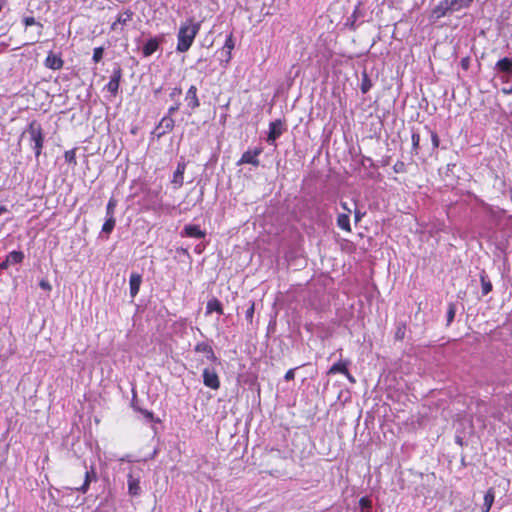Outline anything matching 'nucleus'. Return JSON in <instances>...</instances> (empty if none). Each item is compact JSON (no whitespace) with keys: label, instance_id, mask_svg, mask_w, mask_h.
<instances>
[{"label":"nucleus","instance_id":"nucleus-1","mask_svg":"<svg viewBox=\"0 0 512 512\" xmlns=\"http://www.w3.org/2000/svg\"><path fill=\"white\" fill-rule=\"evenodd\" d=\"M200 30V23L195 22L193 19H188L181 24L177 35L178 52H186L192 46L196 35Z\"/></svg>","mask_w":512,"mask_h":512},{"label":"nucleus","instance_id":"nucleus-2","mask_svg":"<svg viewBox=\"0 0 512 512\" xmlns=\"http://www.w3.org/2000/svg\"><path fill=\"white\" fill-rule=\"evenodd\" d=\"M142 478V469L136 466H130L127 474L128 494L132 497L141 493L140 480Z\"/></svg>","mask_w":512,"mask_h":512},{"label":"nucleus","instance_id":"nucleus-3","mask_svg":"<svg viewBox=\"0 0 512 512\" xmlns=\"http://www.w3.org/2000/svg\"><path fill=\"white\" fill-rule=\"evenodd\" d=\"M27 132L29 134L30 142L33 145L32 147L35 151V155L38 157L41 154L44 140L41 126L35 122H32L29 125Z\"/></svg>","mask_w":512,"mask_h":512},{"label":"nucleus","instance_id":"nucleus-4","mask_svg":"<svg viewBox=\"0 0 512 512\" xmlns=\"http://www.w3.org/2000/svg\"><path fill=\"white\" fill-rule=\"evenodd\" d=\"M203 384L213 390L220 387V379L214 368H205L203 370Z\"/></svg>","mask_w":512,"mask_h":512},{"label":"nucleus","instance_id":"nucleus-5","mask_svg":"<svg viewBox=\"0 0 512 512\" xmlns=\"http://www.w3.org/2000/svg\"><path fill=\"white\" fill-rule=\"evenodd\" d=\"M261 152V148H256L254 150H248L244 152L241 159L239 160V164H252L254 166H258V156L261 154Z\"/></svg>","mask_w":512,"mask_h":512},{"label":"nucleus","instance_id":"nucleus-6","mask_svg":"<svg viewBox=\"0 0 512 512\" xmlns=\"http://www.w3.org/2000/svg\"><path fill=\"white\" fill-rule=\"evenodd\" d=\"M120 78H121V70L117 69L113 72L112 76L110 77L109 82L106 85L107 91L110 92L112 95H116V93L119 89Z\"/></svg>","mask_w":512,"mask_h":512},{"label":"nucleus","instance_id":"nucleus-7","mask_svg":"<svg viewBox=\"0 0 512 512\" xmlns=\"http://www.w3.org/2000/svg\"><path fill=\"white\" fill-rule=\"evenodd\" d=\"M281 134H282L281 122L280 121L271 122L269 125V134L267 137V141L270 144H274L276 139L279 138Z\"/></svg>","mask_w":512,"mask_h":512},{"label":"nucleus","instance_id":"nucleus-8","mask_svg":"<svg viewBox=\"0 0 512 512\" xmlns=\"http://www.w3.org/2000/svg\"><path fill=\"white\" fill-rule=\"evenodd\" d=\"M186 169L185 162H179L177 164V168L173 174L172 183L176 186V188H180L184 183V172Z\"/></svg>","mask_w":512,"mask_h":512},{"label":"nucleus","instance_id":"nucleus-9","mask_svg":"<svg viewBox=\"0 0 512 512\" xmlns=\"http://www.w3.org/2000/svg\"><path fill=\"white\" fill-rule=\"evenodd\" d=\"M45 66L52 70H59L63 66V60L60 56L50 52L45 59Z\"/></svg>","mask_w":512,"mask_h":512},{"label":"nucleus","instance_id":"nucleus-10","mask_svg":"<svg viewBox=\"0 0 512 512\" xmlns=\"http://www.w3.org/2000/svg\"><path fill=\"white\" fill-rule=\"evenodd\" d=\"M185 101L187 102L188 107H190L191 109H195L200 105L199 99L197 96L196 86L192 85L188 89L186 96H185Z\"/></svg>","mask_w":512,"mask_h":512},{"label":"nucleus","instance_id":"nucleus-11","mask_svg":"<svg viewBox=\"0 0 512 512\" xmlns=\"http://www.w3.org/2000/svg\"><path fill=\"white\" fill-rule=\"evenodd\" d=\"M183 234L187 237L201 239L204 238L206 233L201 230L198 225H186L183 229Z\"/></svg>","mask_w":512,"mask_h":512},{"label":"nucleus","instance_id":"nucleus-12","mask_svg":"<svg viewBox=\"0 0 512 512\" xmlns=\"http://www.w3.org/2000/svg\"><path fill=\"white\" fill-rule=\"evenodd\" d=\"M195 351L204 354L207 360L215 361L216 356L213 352L212 347L206 342H200L195 346Z\"/></svg>","mask_w":512,"mask_h":512},{"label":"nucleus","instance_id":"nucleus-13","mask_svg":"<svg viewBox=\"0 0 512 512\" xmlns=\"http://www.w3.org/2000/svg\"><path fill=\"white\" fill-rule=\"evenodd\" d=\"M142 282V277L138 273H132L129 279V286H130V295L132 298H134L140 289V285Z\"/></svg>","mask_w":512,"mask_h":512},{"label":"nucleus","instance_id":"nucleus-14","mask_svg":"<svg viewBox=\"0 0 512 512\" xmlns=\"http://www.w3.org/2000/svg\"><path fill=\"white\" fill-rule=\"evenodd\" d=\"M174 127V120L171 116H165L161 119L158 129L160 130L158 136L170 132Z\"/></svg>","mask_w":512,"mask_h":512},{"label":"nucleus","instance_id":"nucleus-15","mask_svg":"<svg viewBox=\"0 0 512 512\" xmlns=\"http://www.w3.org/2000/svg\"><path fill=\"white\" fill-rule=\"evenodd\" d=\"M159 47V40L157 38L149 39L145 45L143 46L142 52L145 57L151 56L154 52L157 51Z\"/></svg>","mask_w":512,"mask_h":512},{"label":"nucleus","instance_id":"nucleus-16","mask_svg":"<svg viewBox=\"0 0 512 512\" xmlns=\"http://www.w3.org/2000/svg\"><path fill=\"white\" fill-rule=\"evenodd\" d=\"M132 12L130 11H124L121 12L118 16L115 22L112 23L111 28L112 30H117L119 25H125L129 21L132 20Z\"/></svg>","mask_w":512,"mask_h":512},{"label":"nucleus","instance_id":"nucleus-17","mask_svg":"<svg viewBox=\"0 0 512 512\" xmlns=\"http://www.w3.org/2000/svg\"><path fill=\"white\" fill-rule=\"evenodd\" d=\"M495 499V492L493 488L487 490L484 495V503L481 507L482 512H489Z\"/></svg>","mask_w":512,"mask_h":512},{"label":"nucleus","instance_id":"nucleus-18","mask_svg":"<svg viewBox=\"0 0 512 512\" xmlns=\"http://www.w3.org/2000/svg\"><path fill=\"white\" fill-rule=\"evenodd\" d=\"M495 68L501 72L512 74V59L505 57L497 61Z\"/></svg>","mask_w":512,"mask_h":512},{"label":"nucleus","instance_id":"nucleus-19","mask_svg":"<svg viewBox=\"0 0 512 512\" xmlns=\"http://www.w3.org/2000/svg\"><path fill=\"white\" fill-rule=\"evenodd\" d=\"M337 225L340 229L351 232L349 214H339L337 217Z\"/></svg>","mask_w":512,"mask_h":512},{"label":"nucleus","instance_id":"nucleus-20","mask_svg":"<svg viewBox=\"0 0 512 512\" xmlns=\"http://www.w3.org/2000/svg\"><path fill=\"white\" fill-rule=\"evenodd\" d=\"M349 362L348 361H339L335 364L332 365V367L329 369V373L330 374H336V373H341V374H347V366H348Z\"/></svg>","mask_w":512,"mask_h":512},{"label":"nucleus","instance_id":"nucleus-21","mask_svg":"<svg viewBox=\"0 0 512 512\" xmlns=\"http://www.w3.org/2000/svg\"><path fill=\"white\" fill-rule=\"evenodd\" d=\"M7 262L10 265L21 263L24 259V254L21 251H12L6 257Z\"/></svg>","mask_w":512,"mask_h":512},{"label":"nucleus","instance_id":"nucleus-22","mask_svg":"<svg viewBox=\"0 0 512 512\" xmlns=\"http://www.w3.org/2000/svg\"><path fill=\"white\" fill-rule=\"evenodd\" d=\"M214 311L218 312L219 314L223 313L222 305L217 299H212V300L208 301L207 306H206L207 314H210Z\"/></svg>","mask_w":512,"mask_h":512},{"label":"nucleus","instance_id":"nucleus-23","mask_svg":"<svg viewBox=\"0 0 512 512\" xmlns=\"http://www.w3.org/2000/svg\"><path fill=\"white\" fill-rule=\"evenodd\" d=\"M234 48V41L232 38V35H229L225 41L224 47L222 49V52L227 50V59L225 60L226 63H228L231 59V51Z\"/></svg>","mask_w":512,"mask_h":512},{"label":"nucleus","instance_id":"nucleus-24","mask_svg":"<svg viewBox=\"0 0 512 512\" xmlns=\"http://www.w3.org/2000/svg\"><path fill=\"white\" fill-rule=\"evenodd\" d=\"M115 223H116V220H115L114 216L110 215V217H107L106 221L104 222V224L102 226V232H104L106 234L111 233L115 227Z\"/></svg>","mask_w":512,"mask_h":512},{"label":"nucleus","instance_id":"nucleus-25","mask_svg":"<svg viewBox=\"0 0 512 512\" xmlns=\"http://www.w3.org/2000/svg\"><path fill=\"white\" fill-rule=\"evenodd\" d=\"M480 280H481V286H482V294L487 295L492 290V284L487 279V276L485 275V273H482L480 275Z\"/></svg>","mask_w":512,"mask_h":512},{"label":"nucleus","instance_id":"nucleus-26","mask_svg":"<svg viewBox=\"0 0 512 512\" xmlns=\"http://www.w3.org/2000/svg\"><path fill=\"white\" fill-rule=\"evenodd\" d=\"M117 205V202L115 199L111 198L106 206V217L114 216V210Z\"/></svg>","mask_w":512,"mask_h":512},{"label":"nucleus","instance_id":"nucleus-27","mask_svg":"<svg viewBox=\"0 0 512 512\" xmlns=\"http://www.w3.org/2000/svg\"><path fill=\"white\" fill-rule=\"evenodd\" d=\"M371 82L370 80L368 79L367 75L364 74L363 76V80H362V83H361V91L362 93H367L370 89H371Z\"/></svg>","mask_w":512,"mask_h":512},{"label":"nucleus","instance_id":"nucleus-28","mask_svg":"<svg viewBox=\"0 0 512 512\" xmlns=\"http://www.w3.org/2000/svg\"><path fill=\"white\" fill-rule=\"evenodd\" d=\"M103 52H104V49L102 47L94 48L93 57H92L93 61L96 63L99 62L103 57Z\"/></svg>","mask_w":512,"mask_h":512},{"label":"nucleus","instance_id":"nucleus-29","mask_svg":"<svg viewBox=\"0 0 512 512\" xmlns=\"http://www.w3.org/2000/svg\"><path fill=\"white\" fill-rule=\"evenodd\" d=\"M64 158H65V161L67 163L76 164V156H75V151L74 150L66 151L65 154H64Z\"/></svg>","mask_w":512,"mask_h":512},{"label":"nucleus","instance_id":"nucleus-30","mask_svg":"<svg viewBox=\"0 0 512 512\" xmlns=\"http://www.w3.org/2000/svg\"><path fill=\"white\" fill-rule=\"evenodd\" d=\"M455 313H456L455 305L454 304H449V308H448V311H447V321H448V324L453 321V319L455 317Z\"/></svg>","mask_w":512,"mask_h":512},{"label":"nucleus","instance_id":"nucleus-31","mask_svg":"<svg viewBox=\"0 0 512 512\" xmlns=\"http://www.w3.org/2000/svg\"><path fill=\"white\" fill-rule=\"evenodd\" d=\"M359 506L362 510L369 509L371 507V500L367 497H362L359 500Z\"/></svg>","mask_w":512,"mask_h":512},{"label":"nucleus","instance_id":"nucleus-32","mask_svg":"<svg viewBox=\"0 0 512 512\" xmlns=\"http://www.w3.org/2000/svg\"><path fill=\"white\" fill-rule=\"evenodd\" d=\"M445 15V9L442 7H437L433 10V16H435L436 19L443 17Z\"/></svg>","mask_w":512,"mask_h":512},{"label":"nucleus","instance_id":"nucleus-33","mask_svg":"<svg viewBox=\"0 0 512 512\" xmlns=\"http://www.w3.org/2000/svg\"><path fill=\"white\" fill-rule=\"evenodd\" d=\"M85 480H90V482L96 480V473L93 468L90 471H86Z\"/></svg>","mask_w":512,"mask_h":512},{"label":"nucleus","instance_id":"nucleus-34","mask_svg":"<svg viewBox=\"0 0 512 512\" xmlns=\"http://www.w3.org/2000/svg\"><path fill=\"white\" fill-rule=\"evenodd\" d=\"M419 143H420V136H419V134L413 133L412 134V145H413V148L414 149L418 148Z\"/></svg>","mask_w":512,"mask_h":512},{"label":"nucleus","instance_id":"nucleus-35","mask_svg":"<svg viewBox=\"0 0 512 512\" xmlns=\"http://www.w3.org/2000/svg\"><path fill=\"white\" fill-rule=\"evenodd\" d=\"M39 286L44 289V290H47V291H50L52 289L51 287V284L47 281V280H44L42 279L40 282H39Z\"/></svg>","mask_w":512,"mask_h":512},{"label":"nucleus","instance_id":"nucleus-36","mask_svg":"<svg viewBox=\"0 0 512 512\" xmlns=\"http://www.w3.org/2000/svg\"><path fill=\"white\" fill-rule=\"evenodd\" d=\"M294 377H295V369H289V370L286 372V374H285V376H284V379H285L286 381H290V380H293V379H294Z\"/></svg>","mask_w":512,"mask_h":512},{"label":"nucleus","instance_id":"nucleus-37","mask_svg":"<svg viewBox=\"0 0 512 512\" xmlns=\"http://www.w3.org/2000/svg\"><path fill=\"white\" fill-rule=\"evenodd\" d=\"M254 314V304L252 303L251 306L246 310L245 316L248 320H252Z\"/></svg>","mask_w":512,"mask_h":512},{"label":"nucleus","instance_id":"nucleus-38","mask_svg":"<svg viewBox=\"0 0 512 512\" xmlns=\"http://www.w3.org/2000/svg\"><path fill=\"white\" fill-rule=\"evenodd\" d=\"M90 480H84V483L81 487L77 488L78 491L82 493H86L89 489Z\"/></svg>","mask_w":512,"mask_h":512},{"label":"nucleus","instance_id":"nucleus-39","mask_svg":"<svg viewBox=\"0 0 512 512\" xmlns=\"http://www.w3.org/2000/svg\"><path fill=\"white\" fill-rule=\"evenodd\" d=\"M431 139H432L433 147L437 148L439 146V138H438L437 134L432 132L431 133Z\"/></svg>","mask_w":512,"mask_h":512},{"label":"nucleus","instance_id":"nucleus-40","mask_svg":"<svg viewBox=\"0 0 512 512\" xmlns=\"http://www.w3.org/2000/svg\"><path fill=\"white\" fill-rule=\"evenodd\" d=\"M24 24L27 27L36 24L35 18L34 17H25Z\"/></svg>","mask_w":512,"mask_h":512},{"label":"nucleus","instance_id":"nucleus-41","mask_svg":"<svg viewBox=\"0 0 512 512\" xmlns=\"http://www.w3.org/2000/svg\"><path fill=\"white\" fill-rule=\"evenodd\" d=\"M404 333H405L404 327H398V329L396 331V338L402 339L404 337Z\"/></svg>","mask_w":512,"mask_h":512},{"label":"nucleus","instance_id":"nucleus-42","mask_svg":"<svg viewBox=\"0 0 512 512\" xmlns=\"http://www.w3.org/2000/svg\"><path fill=\"white\" fill-rule=\"evenodd\" d=\"M142 414L144 415V417L148 420H153V413L151 411H148V410H142L141 411Z\"/></svg>","mask_w":512,"mask_h":512},{"label":"nucleus","instance_id":"nucleus-43","mask_svg":"<svg viewBox=\"0 0 512 512\" xmlns=\"http://www.w3.org/2000/svg\"><path fill=\"white\" fill-rule=\"evenodd\" d=\"M179 109V104H176L174 106H171L168 109V116H171L173 113H175Z\"/></svg>","mask_w":512,"mask_h":512},{"label":"nucleus","instance_id":"nucleus-44","mask_svg":"<svg viewBox=\"0 0 512 512\" xmlns=\"http://www.w3.org/2000/svg\"><path fill=\"white\" fill-rule=\"evenodd\" d=\"M461 66H462L464 69H468V66H469V59H467V58L462 59V61H461Z\"/></svg>","mask_w":512,"mask_h":512},{"label":"nucleus","instance_id":"nucleus-45","mask_svg":"<svg viewBox=\"0 0 512 512\" xmlns=\"http://www.w3.org/2000/svg\"><path fill=\"white\" fill-rule=\"evenodd\" d=\"M10 266V264L7 262V259H5L2 263H0V269L5 270Z\"/></svg>","mask_w":512,"mask_h":512},{"label":"nucleus","instance_id":"nucleus-46","mask_svg":"<svg viewBox=\"0 0 512 512\" xmlns=\"http://www.w3.org/2000/svg\"><path fill=\"white\" fill-rule=\"evenodd\" d=\"M502 93L505 94V95L512 94V87H510V88H502Z\"/></svg>","mask_w":512,"mask_h":512},{"label":"nucleus","instance_id":"nucleus-47","mask_svg":"<svg viewBox=\"0 0 512 512\" xmlns=\"http://www.w3.org/2000/svg\"><path fill=\"white\" fill-rule=\"evenodd\" d=\"M341 206H342V208H343L345 211H347V213H346V214H350V213H351V209L347 206V203L343 202V203H341Z\"/></svg>","mask_w":512,"mask_h":512},{"label":"nucleus","instance_id":"nucleus-48","mask_svg":"<svg viewBox=\"0 0 512 512\" xmlns=\"http://www.w3.org/2000/svg\"><path fill=\"white\" fill-rule=\"evenodd\" d=\"M347 379L350 381V382H355V379L353 378V376L349 373V371L347 370V374H344Z\"/></svg>","mask_w":512,"mask_h":512},{"label":"nucleus","instance_id":"nucleus-49","mask_svg":"<svg viewBox=\"0 0 512 512\" xmlns=\"http://www.w3.org/2000/svg\"><path fill=\"white\" fill-rule=\"evenodd\" d=\"M178 94H181V89L175 88L174 91L171 93V96H175V95H178Z\"/></svg>","mask_w":512,"mask_h":512},{"label":"nucleus","instance_id":"nucleus-50","mask_svg":"<svg viewBox=\"0 0 512 512\" xmlns=\"http://www.w3.org/2000/svg\"><path fill=\"white\" fill-rule=\"evenodd\" d=\"M5 212H7V208L4 205H0V215L4 214Z\"/></svg>","mask_w":512,"mask_h":512},{"label":"nucleus","instance_id":"nucleus-51","mask_svg":"<svg viewBox=\"0 0 512 512\" xmlns=\"http://www.w3.org/2000/svg\"><path fill=\"white\" fill-rule=\"evenodd\" d=\"M3 6H4V1L0 0V11L2 10Z\"/></svg>","mask_w":512,"mask_h":512},{"label":"nucleus","instance_id":"nucleus-52","mask_svg":"<svg viewBox=\"0 0 512 512\" xmlns=\"http://www.w3.org/2000/svg\"><path fill=\"white\" fill-rule=\"evenodd\" d=\"M355 219H356V221H359V219H360L359 213H356Z\"/></svg>","mask_w":512,"mask_h":512},{"label":"nucleus","instance_id":"nucleus-53","mask_svg":"<svg viewBox=\"0 0 512 512\" xmlns=\"http://www.w3.org/2000/svg\"><path fill=\"white\" fill-rule=\"evenodd\" d=\"M121 461H129L128 457H123L120 459Z\"/></svg>","mask_w":512,"mask_h":512},{"label":"nucleus","instance_id":"nucleus-54","mask_svg":"<svg viewBox=\"0 0 512 512\" xmlns=\"http://www.w3.org/2000/svg\"><path fill=\"white\" fill-rule=\"evenodd\" d=\"M226 53V55H224V61L227 59V50L224 51Z\"/></svg>","mask_w":512,"mask_h":512},{"label":"nucleus","instance_id":"nucleus-55","mask_svg":"<svg viewBox=\"0 0 512 512\" xmlns=\"http://www.w3.org/2000/svg\"><path fill=\"white\" fill-rule=\"evenodd\" d=\"M502 81H503V82H507L508 80H507V78H504V77H503V78H502Z\"/></svg>","mask_w":512,"mask_h":512}]
</instances>
